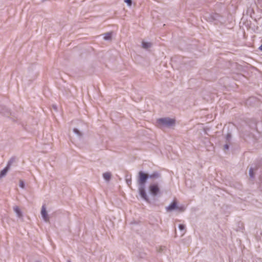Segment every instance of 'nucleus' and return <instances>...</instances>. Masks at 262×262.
<instances>
[{
    "mask_svg": "<svg viewBox=\"0 0 262 262\" xmlns=\"http://www.w3.org/2000/svg\"><path fill=\"white\" fill-rule=\"evenodd\" d=\"M161 177L160 173L158 171H155L150 174H146L142 171L138 173V192L142 200L147 203L150 204L151 202L146 192L145 184L148 179H159Z\"/></svg>",
    "mask_w": 262,
    "mask_h": 262,
    "instance_id": "obj_1",
    "label": "nucleus"
},
{
    "mask_svg": "<svg viewBox=\"0 0 262 262\" xmlns=\"http://www.w3.org/2000/svg\"><path fill=\"white\" fill-rule=\"evenodd\" d=\"M206 20L210 23L216 24L217 22H221L222 18L221 16L216 13H212L206 16Z\"/></svg>",
    "mask_w": 262,
    "mask_h": 262,
    "instance_id": "obj_2",
    "label": "nucleus"
},
{
    "mask_svg": "<svg viewBox=\"0 0 262 262\" xmlns=\"http://www.w3.org/2000/svg\"><path fill=\"white\" fill-rule=\"evenodd\" d=\"M158 122L164 126H171L174 125V120L169 118H163L158 119Z\"/></svg>",
    "mask_w": 262,
    "mask_h": 262,
    "instance_id": "obj_3",
    "label": "nucleus"
},
{
    "mask_svg": "<svg viewBox=\"0 0 262 262\" xmlns=\"http://www.w3.org/2000/svg\"><path fill=\"white\" fill-rule=\"evenodd\" d=\"M148 189L150 194L152 196H156L160 193V188L157 184H150Z\"/></svg>",
    "mask_w": 262,
    "mask_h": 262,
    "instance_id": "obj_4",
    "label": "nucleus"
},
{
    "mask_svg": "<svg viewBox=\"0 0 262 262\" xmlns=\"http://www.w3.org/2000/svg\"><path fill=\"white\" fill-rule=\"evenodd\" d=\"M41 215L43 219V220L45 222H48L49 221V217H48L47 212L46 211V208L45 207V205H42L41 207Z\"/></svg>",
    "mask_w": 262,
    "mask_h": 262,
    "instance_id": "obj_5",
    "label": "nucleus"
},
{
    "mask_svg": "<svg viewBox=\"0 0 262 262\" xmlns=\"http://www.w3.org/2000/svg\"><path fill=\"white\" fill-rule=\"evenodd\" d=\"M178 209V205L176 202H173L166 207L167 211H172Z\"/></svg>",
    "mask_w": 262,
    "mask_h": 262,
    "instance_id": "obj_6",
    "label": "nucleus"
},
{
    "mask_svg": "<svg viewBox=\"0 0 262 262\" xmlns=\"http://www.w3.org/2000/svg\"><path fill=\"white\" fill-rule=\"evenodd\" d=\"M9 168L8 167L6 166L3 170H2L0 172V178H2L5 176L9 171Z\"/></svg>",
    "mask_w": 262,
    "mask_h": 262,
    "instance_id": "obj_7",
    "label": "nucleus"
},
{
    "mask_svg": "<svg viewBox=\"0 0 262 262\" xmlns=\"http://www.w3.org/2000/svg\"><path fill=\"white\" fill-rule=\"evenodd\" d=\"M13 210L18 217H20L22 216V212L18 207H14Z\"/></svg>",
    "mask_w": 262,
    "mask_h": 262,
    "instance_id": "obj_8",
    "label": "nucleus"
},
{
    "mask_svg": "<svg viewBox=\"0 0 262 262\" xmlns=\"http://www.w3.org/2000/svg\"><path fill=\"white\" fill-rule=\"evenodd\" d=\"M142 46L143 48L145 49H147L151 47V43L149 42L142 41Z\"/></svg>",
    "mask_w": 262,
    "mask_h": 262,
    "instance_id": "obj_9",
    "label": "nucleus"
},
{
    "mask_svg": "<svg viewBox=\"0 0 262 262\" xmlns=\"http://www.w3.org/2000/svg\"><path fill=\"white\" fill-rule=\"evenodd\" d=\"M103 177L106 181H109L111 178V173L109 172H105L103 174Z\"/></svg>",
    "mask_w": 262,
    "mask_h": 262,
    "instance_id": "obj_10",
    "label": "nucleus"
},
{
    "mask_svg": "<svg viewBox=\"0 0 262 262\" xmlns=\"http://www.w3.org/2000/svg\"><path fill=\"white\" fill-rule=\"evenodd\" d=\"M15 158L14 157H11L7 162L6 166L8 167V168L10 169L11 165L15 162Z\"/></svg>",
    "mask_w": 262,
    "mask_h": 262,
    "instance_id": "obj_11",
    "label": "nucleus"
},
{
    "mask_svg": "<svg viewBox=\"0 0 262 262\" xmlns=\"http://www.w3.org/2000/svg\"><path fill=\"white\" fill-rule=\"evenodd\" d=\"M112 38V33L107 32L106 33L104 34L103 39L105 40H109Z\"/></svg>",
    "mask_w": 262,
    "mask_h": 262,
    "instance_id": "obj_12",
    "label": "nucleus"
},
{
    "mask_svg": "<svg viewBox=\"0 0 262 262\" xmlns=\"http://www.w3.org/2000/svg\"><path fill=\"white\" fill-rule=\"evenodd\" d=\"M257 100H256V99L254 97H250L249 99H248L247 100L246 103L247 105H249V104H251V103L252 102H255Z\"/></svg>",
    "mask_w": 262,
    "mask_h": 262,
    "instance_id": "obj_13",
    "label": "nucleus"
},
{
    "mask_svg": "<svg viewBox=\"0 0 262 262\" xmlns=\"http://www.w3.org/2000/svg\"><path fill=\"white\" fill-rule=\"evenodd\" d=\"M73 132L77 135V136L79 138H81V137L82 136V133L77 129V128H74L73 129Z\"/></svg>",
    "mask_w": 262,
    "mask_h": 262,
    "instance_id": "obj_14",
    "label": "nucleus"
},
{
    "mask_svg": "<svg viewBox=\"0 0 262 262\" xmlns=\"http://www.w3.org/2000/svg\"><path fill=\"white\" fill-rule=\"evenodd\" d=\"M249 176L251 178H254L253 169L252 167L249 169Z\"/></svg>",
    "mask_w": 262,
    "mask_h": 262,
    "instance_id": "obj_15",
    "label": "nucleus"
},
{
    "mask_svg": "<svg viewBox=\"0 0 262 262\" xmlns=\"http://www.w3.org/2000/svg\"><path fill=\"white\" fill-rule=\"evenodd\" d=\"M178 227L179 230L181 231H184L185 229V226L183 224H179Z\"/></svg>",
    "mask_w": 262,
    "mask_h": 262,
    "instance_id": "obj_16",
    "label": "nucleus"
},
{
    "mask_svg": "<svg viewBox=\"0 0 262 262\" xmlns=\"http://www.w3.org/2000/svg\"><path fill=\"white\" fill-rule=\"evenodd\" d=\"M124 2L128 6H131V5H132V0H124Z\"/></svg>",
    "mask_w": 262,
    "mask_h": 262,
    "instance_id": "obj_17",
    "label": "nucleus"
},
{
    "mask_svg": "<svg viewBox=\"0 0 262 262\" xmlns=\"http://www.w3.org/2000/svg\"><path fill=\"white\" fill-rule=\"evenodd\" d=\"M231 134H228L227 135H226V139L227 141H229L231 139Z\"/></svg>",
    "mask_w": 262,
    "mask_h": 262,
    "instance_id": "obj_18",
    "label": "nucleus"
},
{
    "mask_svg": "<svg viewBox=\"0 0 262 262\" xmlns=\"http://www.w3.org/2000/svg\"><path fill=\"white\" fill-rule=\"evenodd\" d=\"M19 186L21 188H25V183H24V182L23 181H20Z\"/></svg>",
    "mask_w": 262,
    "mask_h": 262,
    "instance_id": "obj_19",
    "label": "nucleus"
},
{
    "mask_svg": "<svg viewBox=\"0 0 262 262\" xmlns=\"http://www.w3.org/2000/svg\"><path fill=\"white\" fill-rule=\"evenodd\" d=\"M126 183L128 185H131V184H132L131 179H126Z\"/></svg>",
    "mask_w": 262,
    "mask_h": 262,
    "instance_id": "obj_20",
    "label": "nucleus"
},
{
    "mask_svg": "<svg viewBox=\"0 0 262 262\" xmlns=\"http://www.w3.org/2000/svg\"><path fill=\"white\" fill-rule=\"evenodd\" d=\"M260 186H259V188L260 189V190L262 191V177L261 176L260 177Z\"/></svg>",
    "mask_w": 262,
    "mask_h": 262,
    "instance_id": "obj_21",
    "label": "nucleus"
},
{
    "mask_svg": "<svg viewBox=\"0 0 262 262\" xmlns=\"http://www.w3.org/2000/svg\"><path fill=\"white\" fill-rule=\"evenodd\" d=\"M224 148L225 149H229V145L227 144H225L224 145Z\"/></svg>",
    "mask_w": 262,
    "mask_h": 262,
    "instance_id": "obj_22",
    "label": "nucleus"
},
{
    "mask_svg": "<svg viewBox=\"0 0 262 262\" xmlns=\"http://www.w3.org/2000/svg\"><path fill=\"white\" fill-rule=\"evenodd\" d=\"M5 109H6V112L7 114H9V111H8V108H5Z\"/></svg>",
    "mask_w": 262,
    "mask_h": 262,
    "instance_id": "obj_23",
    "label": "nucleus"
},
{
    "mask_svg": "<svg viewBox=\"0 0 262 262\" xmlns=\"http://www.w3.org/2000/svg\"><path fill=\"white\" fill-rule=\"evenodd\" d=\"M259 49L260 50L262 51V45L259 47Z\"/></svg>",
    "mask_w": 262,
    "mask_h": 262,
    "instance_id": "obj_24",
    "label": "nucleus"
},
{
    "mask_svg": "<svg viewBox=\"0 0 262 262\" xmlns=\"http://www.w3.org/2000/svg\"><path fill=\"white\" fill-rule=\"evenodd\" d=\"M0 112H1V113H4V114H5V115L6 114H5V112H3L2 110H0Z\"/></svg>",
    "mask_w": 262,
    "mask_h": 262,
    "instance_id": "obj_25",
    "label": "nucleus"
},
{
    "mask_svg": "<svg viewBox=\"0 0 262 262\" xmlns=\"http://www.w3.org/2000/svg\"><path fill=\"white\" fill-rule=\"evenodd\" d=\"M67 262H72V261H71V260L70 259H68V260H67Z\"/></svg>",
    "mask_w": 262,
    "mask_h": 262,
    "instance_id": "obj_26",
    "label": "nucleus"
},
{
    "mask_svg": "<svg viewBox=\"0 0 262 262\" xmlns=\"http://www.w3.org/2000/svg\"><path fill=\"white\" fill-rule=\"evenodd\" d=\"M35 262H40V261L37 260V261H36Z\"/></svg>",
    "mask_w": 262,
    "mask_h": 262,
    "instance_id": "obj_27",
    "label": "nucleus"
}]
</instances>
